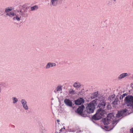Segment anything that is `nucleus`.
Listing matches in <instances>:
<instances>
[{"label":"nucleus","mask_w":133,"mask_h":133,"mask_svg":"<svg viewBox=\"0 0 133 133\" xmlns=\"http://www.w3.org/2000/svg\"><path fill=\"white\" fill-rule=\"evenodd\" d=\"M127 109H125L118 111L117 114L116 115L117 117L119 118L121 116H124L125 113L127 111Z\"/></svg>","instance_id":"8"},{"label":"nucleus","mask_w":133,"mask_h":133,"mask_svg":"<svg viewBox=\"0 0 133 133\" xmlns=\"http://www.w3.org/2000/svg\"><path fill=\"white\" fill-rule=\"evenodd\" d=\"M1 90H2L1 88V86H0V93L1 92Z\"/></svg>","instance_id":"31"},{"label":"nucleus","mask_w":133,"mask_h":133,"mask_svg":"<svg viewBox=\"0 0 133 133\" xmlns=\"http://www.w3.org/2000/svg\"><path fill=\"white\" fill-rule=\"evenodd\" d=\"M21 16L18 14H15V16L13 18V20L14 21H19L21 20Z\"/></svg>","instance_id":"12"},{"label":"nucleus","mask_w":133,"mask_h":133,"mask_svg":"<svg viewBox=\"0 0 133 133\" xmlns=\"http://www.w3.org/2000/svg\"><path fill=\"white\" fill-rule=\"evenodd\" d=\"M4 12V10L1 9H0V14H1Z\"/></svg>","instance_id":"27"},{"label":"nucleus","mask_w":133,"mask_h":133,"mask_svg":"<svg viewBox=\"0 0 133 133\" xmlns=\"http://www.w3.org/2000/svg\"><path fill=\"white\" fill-rule=\"evenodd\" d=\"M64 102L66 105L70 107H72V103L69 99H65L64 100Z\"/></svg>","instance_id":"11"},{"label":"nucleus","mask_w":133,"mask_h":133,"mask_svg":"<svg viewBox=\"0 0 133 133\" xmlns=\"http://www.w3.org/2000/svg\"><path fill=\"white\" fill-rule=\"evenodd\" d=\"M13 9L12 8V7H9L7 8H6L5 9V12L6 13V14H8L9 13L8 12L10 11H11L12 10V9Z\"/></svg>","instance_id":"18"},{"label":"nucleus","mask_w":133,"mask_h":133,"mask_svg":"<svg viewBox=\"0 0 133 133\" xmlns=\"http://www.w3.org/2000/svg\"><path fill=\"white\" fill-rule=\"evenodd\" d=\"M98 96V94L97 92H95L93 95L92 96V97L93 98H95L97 97Z\"/></svg>","instance_id":"22"},{"label":"nucleus","mask_w":133,"mask_h":133,"mask_svg":"<svg viewBox=\"0 0 133 133\" xmlns=\"http://www.w3.org/2000/svg\"><path fill=\"white\" fill-rule=\"evenodd\" d=\"M81 84L77 81L75 82L73 84V87L76 88H78L81 86Z\"/></svg>","instance_id":"14"},{"label":"nucleus","mask_w":133,"mask_h":133,"mask_svg":"<svg viewBox=\"0 0 133 133\" xmlns=\"http://www.w3.org/2000/svg\"><path fill=\"white\" fill-rule=\"evenodd\" d=\"M127 95V93H124L123 94V95H121L119 97V98L120 100L122 101H123V98L124 97Z\"/></svg>","instance_id":"23"},{"label":"nucleus","mask_w":133,"mask_h":133,"mask_svg":"<svg viewBox=\"0 0 133 133\" xmlns=\"http://www.w3.org/2000/svg\"><path fill=\"white\" fill-rule=\"evenodd\" d=\"M63 128V129H65V128L64 127Z\"/></svg>","instance_id":"35"},{"label":"nucleus","mask_w":133,"mask_h":133,"mask_svg":"<svg viewBox=\"0 0 133 133\" xmlns=\"http://www.w3.org/2000/svg\"><path fill=\"white\" fill-rule=\"evenodd\" d=\"M56 65L55 63H54L49 62L45 66V68L47 69L50 68L55 66Z\"/></svg>","instance_id":"10"},{"label":"nucleus","mask_w":133,"mask_h":133,"mask_svg":"<svg viewBox=\"0 0 133 133\" xmlns=\"http://www.w3.org/2000/svg\"><path fill=\"white\" fill-rule=\"evenodd\" d=\"M118 101V99L117 98H115L114 101L112 102V104L114 105H117V102Z\"/></svg>","instance_id":"24"},{"label":"nucleus","mask_w":133,"mask_h":133,"mask_svg":"<svg viewBox=\"0 0 133 133\" xmlns=\"http://www.w3.org/2000/svg\"><path fill=\"white\" fill-rule=\"evenodd\" d=\"M116 0H114V2H116Z\"/></svg>","instance_id":"34"},{"label":"nucleus","mask_w":133,"mask_h":133,"mask_svg":"<svg viewBox=\"0 0 133 133\" xmlns=\"http://www.w3.org/2000/svg\"><path fill=\"white\" fill-rule=\"evenodd\" d=\"M57 92V89H56L54 91V92L55 93H56Z\"/></svg>","instance_id":"30"},{"label":"nucleus","mask_w":133,"mask_h":133,"mask_svg":"<svg viewBox=\"0 0 133 133\" xmlns=\"http://www.w3.org/2000/svg\"><path fill=\"white\" fill-rule=\"evenodd\" d=\"M104 127L105 128H106V129H108V127L107 126H104Z\"/></svg>","instance_id":"29"},{"label":"nucleus","mask_w":133,"mask_h":133,"mask_svg":"<svg viewBox=\"0 0 133 133\" xmlns=\"http://www.w3.org/2000/svg\"><path fill=\"white\" fill-rule=\"evenodd\" d=\"M125 104H127V106H131L133 105V96L128 95L126 96L124 100Z\"/></svg>","instance_id":"3"},{"label":"nucleus","mask_w":133,"mask_h":133,"mask_svg":"<svg viewBox=\"0 0 133 133\" xmlns=\"http://www.w3.org/2000/svg\"><path fill=\"white\" fill-rule=\"evenodd\" d=\"M3 15V14H2V15Z\"/></svg>","instance_id":"37"},{"label":"nucleus","mask_w":133,"mask_h":133,"mask_svg":"<svg viewBox=\"0 0 133 133\" xmlns=\"http://www.w3.org/2000/svg\"><path fill=\"white\" fill-rule=\"evenodd\" d=\"M69 93L72 95H74L75 94V91L73 89H71L69 91Z\"/></svg>","instance_id":"25"},{"label":"nucleus","mask_w":133,"mask_h":133,"mask_svg":"<svg viewBox=\"0 0 133 133\" xmlns=\"http://www.w3.org/2000/svg\"><path fill=\"white\" fill-rule=\"evenodd\" d=\"M132 106V108L133 109V105Z\"/></svg>","instance_id":"36"},{"label":"nucleus","mask_w":133,"mask_h":133,"mask_svg":"<svg viewBox=\"0 0 133 133\" xmlns=\"http://www.w3.org/2000/svg\"><path fill=\"white\" fill-rule=\"evenodd\" d=\"M128 76V74L127 73H123L119 76L118 77V78L119 80L121 79L122 78H124Z\"/></svg>","instance_id":"15"},{"label":"nucleus","mask_w":133,"mask_h":133,"mask_svg":"<svg viewBox=\"0 0 133 133\" xmlns=\"http://www.w3.org/2000/svg\"><path fill=\"white\" fill-rule=\"evenodd\" d=\"M84 102V99L82 98H80L75 101V104L77 105H79Z\"/></svg>","instance_id":"9"},{"label":"nucleus","mask_w":133,"mask_h":133,"mask_svg":"<svg viewBox=\"0 0 133 133\" xmlns=\"http://www.w3.org/2000/svg\"><path fill=\"white\" fill-rule=\"evenodd\" d=\"M62 128L61 129H60V131H61V130H62Z\"/></svg>","instance_id":"33"},{"label":"nucleus","mask_w":133,"mask_h":133,"mask_svg":"<svg viewBox=\"0 0 133 133\" xmlns=\"http://www.w3.org/2000/svg\"><path fill=\"white\" fill-rule=\"evenodd\" d=\"M114 118L113 114V113H110L108 114L106 118L107 120H110L111 121H113L112 124H114L115 123L116 124L117 122V121H113V119Z\"/></svg>","instance_id":"7"},{"label":"nucleus","mask_w":133,"mask_h":133,"mask_svg":"<svg viewBox=\"0 0 133 133\" xmlns=\"http://www.w3.org/2000/svg\"><path fill=\"white\" fill-rule=\"evenodd\" d=\"M107 108L108 110H110L111 109V106L110 105L108 104L107 105Z\"/></svg>","instance_id":"26"},{"label":"nucleus","mask_w":133,"mask_h":133,"mask_svg":"<svg viewBox=\"0 0 133 133\" xmlns=\"http://www.w3.org/2000/svg\"><path fill=\"white\" fill-rule=\"evenodd\" d=\"M21 102L23 108L25 110H27L29 109V107L27 104V102L24 99H21Z\"/></svg>","instance_id":"6"},{"label":"nucleus","mask_w":133,"mask_h":133,"mask_svg":"<svg viewBox=\"0 0 133 133\" xmlns=\"http://www.w3.org/2000/svg\"><path fill=\"white\" fill-rule=\"evenodd\" d=\"M130 133H133V127L130 129Z\"/></svg>","instance_id":"28"},{"label":"nucleus","mask_w":133,"mask_h":133,"mask_svg":"<svg viewBox=\"0 0 133 133\" xmlns=\"http://www.w3.org/2000/svg\"><path fill=\"white\" fill-rule=\"evenodd\" d=\"M15 14L14 12L11 11L8 14H6V15L9 16L10 17H12L15 16Z\"/></svg>","instance_id":"16"},{"label":"nucleus","mask_w":133,"mask_h":133,"mask_svg":"<svg viewBox=\"0 0 133 133\" xmlns=\"http://www.w3.org/2000/svg\"><path fill=\"white\" fill-rule=\"evenodd\" d=\"M23 7L24 8L23 11L21 10L19 11H18L17 12L19 15H20L23 17H27L28 15L27 13V10L28 9L29 7H25V5H23Z\"/></svg>","instance_id":"4"},{"label":"nucleus","mask_w":133,"mask_h":133,"mask_svg":"<svg viewBox=\"0 0 133 133\" xmlns=\"http://www.w3.org/2000/svg\"><path fill=\"white\" fill-rule=\"evenodd\" d=\"M38 8L37 6L35 5L31 7V11H33L37 10Z\"/></svg>","instance_id":"21"},{"label":"nucleus","mask_w":133,"mask_h":133,"mask_svg":"<svg viewBox=\"0 0 133 133\" xmlns=\"http://www.w3.org/2000/svg\"><path fill=\"white\" fill-rule=\"evenodd\" d=\"M62 86L61 85H59L56 88V89L57 92L60 91L62 90Z\"/></svg>","instance_id":"20"},{"label":"nucleus","mask_w":133,"mask_h":133,"mask_svg":"<svg viewBox=\"0 0 133 133\" xmlns=\"http://www.w3.org/2000/svg\"><path fill=\"white\" fill-rule=\"evenodd\" d=\"M95 109V105L93 103L90 102L88 104L85 110L86 114H87L88 116V114L93 113L94 112Z\"/></svg>","instance_id":"2"},{"label":"nucleus","mask_w":133,"mask_h":133,"mask_svg":"<svg viewBox=\"0 0 133 133\" xmlns=\"http://www.w3.org/2000/svg\"><path fill=\"white\" fill-rule=\"evenodd\" d=\"M84 108V107L83 105H81L77 109V112L78 114L81 115L83 117H86L87 116V114H86L85 111L83 112V109Z\"/></svg>","instance_id":"5"},{"label":"nucleus","mask_w":133,"mask_h":133,"mask_svg":"<svg viewBox=\"0 0 133 133\" xmlns=\"http://www.w3.org/2000/svg\"><path fill=\"white\" fill-rule=\"evenodd\" d=\"M110 121V120H107V118H105L104 119L103 123L104 125H108Z\"/></svg>","instance_id":"19"},{"label":"nucleus","mask_w":133,"mask_h":133,"mask_svg":"<svg viewBox=\"0 0 133 133\" xmlns=\"http://www.w3.org/2000/svg\"><path fill=\"white\" fill-rule=\"evenodd\" d=\"M106 105L105 102L103 101L99 103L98 105L99 108L96 114L92 117V120L97 121L102 118L106 113L104 109Z\"/></svg>","instance_id":"1"},{"label":"nucleus","mask_w":133,"mask_h":133,"mask_svg":"<svg viewBox=\"0 0 133 133\" xmlns=\"http://www.w3.org/2000/svg\"><path fill=\"white\" fill-rule=\"evenodd\" d=\"M57 121L58 122H59V120L58 119H57Z\"/></svg>","instance_id":"32"},{"label":"nucleus","mask_w":133,"mask_h":133,"mask_svg":"<svg viewBox=\"0 0 133 133\" xmlns=\"http://www.w3.org/2000/svg\"><path fill=\"white\" fill-rule=\"evenodd\" d=\"M58 3V0H51L50 5L53 6H57Z\"/></svg>","instance_id":"13"},{"label":"nucleus","mask_w":133,"mask_h":133,"mask_svg":"<svg viewBox=\"0 0 133 133\" xmlns=\"http://www.w3.org/2000/svg\"><path fill=\"white\" fill-rule=\"evenodd\" d=\"M11 99L13 104H15L18 101V99L15 97H13Z\"/></svg>","instance_id":"17"}]
</instances>
